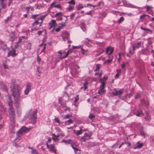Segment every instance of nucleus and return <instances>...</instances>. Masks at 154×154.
Returning <instances> with one entry per match:
<instances>
[{
    "instance_id": "1",
    "label": "nucleus",
    "mask_w": 154,
    "mask_h": 154,
    "mask_svg": "<svg viewBox=\"0 0 154 154\" xmlns=\"http://www.w3.org/2000/svg\"><path fill=\"white\" fill-rule=\"evenodd\" d=\"M10 84V88L14 97L17 113L19 115L21 113V109L19 107L20 102L21 100L20 95V91L18 88L19 86L17 83L15 79H11Z\"/></svg>"
},
{
    "instance_id": "2",
    "label": "nucleus",
    "mask_w": 154,
    "mask_h": 154,
    "mask_svg": "<svg viewBox=\"0 0 154 154\" xmlns=\"http://www.w3.org/2000/svg\"><path fill=\"white\" fill-rule=\"evenodd\" d=\"M8 105L9 106V113L10 116V118L11 120H13L15 117V112L12 105V101L11 100L10 96L8 95Z\"/></svg>"
},
{
    "instance_id": "3",
    "label": "nucleus",
    "mask_w": 154,
    "mask_h": 154,
    "mask_svg": "<svg viewBox=\"0 0 154 154\" xmlns=\"http://www.w3.org/2000/svg\"><path fill=\"white\" fill-rule=\"evenodd\" d=\"M113 51V48L111 47H108L106 50V53L109 55V59L106 60L105 61L103 62V64H105L109 63L111 62L113 59V56L110 55L112 53Z\"/></svg>"
},
{
    "instance_id": "4",
    "label": "nucleus",
    "mask_w": 154,
    "mask_h": 154,
    "mask_svg": "<svg viewBox=\"0 0 154 154\" xmlns=\"http://www.w3.org/2000/svg\"><path fill=\"white\" fill-rule=\"evenodd\" d=\"M55 128L56 130H58V132L56 135L55 134H52V138L54 141L56 142L59 140V137L60 136H63L64 134L59 128L56 127Z\"/></svg>"
},
{
    "instance_id": "5",
    "label": "nucleus",
    "mask_w": 154,
    "mask_h": 154,
    "mask_svg": "<svg viewBox=\"0 0 154 154\" xmlns=\"http://www.w3.org/2000/svg\"><path fill=\"white\" fill-rule=\"evenodd\" d=\"M29 113L30 114L29 115V117L30 119L31 120L32 123L34 124L36 122V113L37 110L35 109L33 111H32L31 110H30L29 111Z\"/></svg>"
},
{
    "instance_id": "6",
    "label": "nucleus",
    "mask_w": 154,
    "mask_h": 154,
    "mask_svg": "<svg viewBox=\"0 0 154 154\" xmlns=\"http://www.w3.org/2000/svg\"><path fill=\"white\" fill-rule=\"evenodd\" d=\"M72 50L71 49H69L67 52H66L65 51L62 52L60 51H58V53L60 54V56H59V59L56 60L57 62L59 61L60 59L66 57L69 54L72 52Z\"/></svg>"
},
{
    "instance_id": "7",
    "label": "nucleus",
    "mask_w": 154,
    "mask_h": 154,
    "mask_svg": "<svg viewBox=\"0 0 154 154\" xmlns=\"http://www.w3.org/2000/svg\"><path fill=\"white\" fill-rule=\"evenodd\" d=\"M30 128H27L25 127H23L21 128L17 132V134L18 136H20L24 132H25L29 130Z\"/></svg>"
},
{
    "instance_id": "8",
    "label": "nucleus",
    "mask_w": 154,
    "mask_h": 154,
    "mask_svg": "<svg viewBox=\"0 0 154 154\" xmlns=\"http://www.w3.org/2000/svg\"><path fill=\"white\" fill-rule=\"evenodd\" d=\"M141 42H138L137 43L135 44L133 46V50L131 51L129 50V54L130 55H132L133 54L134 52L136 49L138 48L141 44Z\"/></svg>"
},
{
    "instance_id": "9",
    "label": "nucleus",
    "mask_w": 154,
    "mask_h": 154,
    "mask_svg": "<svg viewBox=\"0 0 154 154\" xmlns=\"http://www.w3.org/2000/svg\"><path fill=\"white\" fill-rule=\"evenodd\" d=\"M68 3L69 4V5L68 8V9L69 11H71L74 8L75 2L74 0H71L70 1L68 2Z\"/></svg>"
},
{
    "instance_id": "10",
    "label": "nucleus",
    "mask_w": 154,
    "mask_h": 154,
    "mask_svg": "<svg viewBox=\"0 0 154 154\" xmlns=\"http://www.w3.org/2000/svg\"><path fill=\"white\" fill-rule=\"evenodd\" d=\"M9 40L12 42H13L17 38V36L15 33L13 32H11L9 34Z\"/></svg>"
},
{
    "instance_id": "11",
    "label": "nucleus",
    "mask_w": 154,
    "mask_h": 154,
    "mask_svg": "<svg viewBox=\"0 0 154 154\" xmlns=\"http://www.w3.org/2000/svg\"><path fill=\"white\" fill-rule=\"evenodd\" d=\"M100 88L98 91V94H99V95H102L104 94L106 91V90L104 88L105 86L100 85Z\"/></svg>"
},
{
    "instance_id": "12",
    "label": "nucleus",
    "mask_w": 154,
    "mask_h": 154,
    "mask_svg": "<svg viewBox=\"0 0 154 154\" xmlns=\"http://www.w3.org/2000/svg\"><path fill=\"white\" fill-rule=\"evenodd\" d=\"M47 147L49 150L51 152L55 153L56 149L55 148V146L54 144L49 145L47 144Z\"/></svg>"
},
{
    "instance_id": "13",
    "label": "nucleus",
    "mask_w": 154,
    "mask_h": 154,
    "mask_svg": "<svg viewBox=\"0 0 154 154\" xmlns=\"http://www.w3.org/2000/svg\"><path fill=\"white\" fill-rule=\"evenodd\" d=\"M92 134L90 133H85L84 136L82 137L81 140L83 141H85L86 140L89 138L91 135Z\"/></svg>"
},
{
    "instance_id": "14",
    "label": "nucleus",
    "mask_w": 154,
    "mask_h": 154,
    "mask_svg": "<svg viewBox=\"0 0 154 154\" xmlns=\"http://www.w3.org/2000/svg\"><path fill=\"white\" fill-rule=\"evenodd\" d=\"M49 24L50 29L53 28V30H54L56 26V21L54 20H52L51 22L49 23Z\"/></svg>"
},
{
    "instance_id": "15",
    "label": "nucleus",
    "mask_w": 154,
    "mask_h": 154,
    "mask_svg": "<svg viewBox=\"0 0 154 154\" xmlns=\"http://www.w3.org/2000/svg\"><path fill=\"white\" fill-rule=\"evenodd\" d=\"M17 55V54L16 53L15 51L13 48L11 50L9 51L8 54V57L11 56L12 57H15Z\"/></svg>"
},
{
    "instance_id": "16",
    "label": "nucleus",
    "mask_w": 154,
    "mask_h": 154,
    "mask_svg": "<svg viewBox=\"0 0 154 154\" xmlns=\"http://www.w3.org/2000/svg\"><path fill=\"white\" fill-rule=\"evenodd\" d=\"M31 88L30 85L27 84H26V88L24 90V92L25 95H28L29 94Z\"/></svg>"
},
{
    "instance_id": "17",
    "label": "nucleus",
    "mask_w": 154,
    "mask_h": 154,
    "mask_svg": "<svg viewBox=\"0 0 154 154\" xmlns=\"http://www.w3.org/2000/svg\"><path fill=\"white\" fill-rule=\"evenodd\" d=\"M81 51L84 55L87 56L89 55V52L88 50H85L82 48L81 49Z\"/></svg>"
},
{
    "instance_id": "18",
    "label": "nucleus",
    "mask_w": 154,
    "mask_h": 154,
    "mask_svg": "<svg viewBox=\"0 0 154 154\" xmlns=\"http://www.w3.org/2000/svg\"><path fill=\"white\" fill-rule=\"evenodd\" d=\"M123 91V89H121L119 91H116L115 92L112 93V94L115 96H116L118 95H121L122 94Z\"/></svg>"
},
{
    "instance_id": "19",
    "label": "nucleus",
    "mask_w": 154,
    "mask_h": 154,
    "mask_svg": "<svg viewBox=\"0 0 154 154\" xmlns=\"http://www.w3.org/2000/svg\"><path fill=\"white\" fill-rule=\"evenodd\" d=\"M47 15V14H45L41 17L38 18V20H41V23L39 25V26H42V23L43 22V21L45 17Z\"/></svg>"
},
{
    "instance_id": "20",
    "label": "nucleus",
    "mask_w": 154,
    "mask_h": 154,
    "mask_svg": "<svg viewBox=\"0 0 154 154\" xmlns=\"http://www.w3.org/2000/svg\"><path fill=\"white\" fill-rule=\"evenodd\" d=\"M31 44L30 43L26 42L24 44V48L26 49H30L31 47Z\"/></svg>"
},
{
    "instance_id": "21",
    "label": "nucleus",
    "mask_w": 154,
    "mask_h": 154,
    "mask_svg": "<svg viewBox=\"0 0 154 154\" xmlns=\"http://www.w3.org/2000/svg\"><path fill=\"white\" fill-rule=\"evenodd\" d=\"M71 146L73 149L74 150V152L76 154H82L81 150L76 148L72 145H71Z\"/></svg>"
},
{
    "instance_id": "22",
    "label": "nucleus",
    "mask_w": 154,
    "mask_h": 154,
    "mask_svg": "<svg viewBox=\"0 0 154 154\" xmlns=\"http://www.w3.org/2000/svg\"><path fill=\"white\" fill-rule=\"evenodd\" d=\"M108 77H104L103 79H101L100 81L101 83L100 85L105 86V82L108 79Z\"/></svg>"
},
{
    "instance_id": "23",
    "label": "nucleus",
    "mask_w": 154,
    "mask_h": 154,
    "mask_svg": "<svg viewBox=\"0 0 154 154\" xmlns=\"http://www.w3.org/2000/svg\"><path fill=\"white\" fill-rule=\"evenodd\" d=\"M123 5L125 6L131 8H135V6H134L131 5L130 4L128 3L127 2H124V1H123Z\"/></svg>"
},
{
    "instance_id": "24",
    "label": "nucleus",
    "mask_w": 154,
    "mask_h": 154,
    "mask_svg": "<svg viewBox=\"0 0 154 154\" xmlns=\"http://www.w3.org/2000/svg\"><path fill=\"white\" fill-rule=\"evenodd\" d=\"M88 82H85L83 84V86L81 87V88L83 89L84 90H85L88 87Z\"/></svg>"
},
{
    "instance_id": "25",
    "label": "nucleus",
    "mask_w": 154,
    "mask_h": 154,
    "mask_svg": "<svg viewBox=\"0 0 154 154\" xmlns=\"http://www.w3.org/2000/svg\"><path fill=\"white\" fill-rule=\"evenodd\" d=\"M38 20H38V19L37 20H35L33 23L32 24V26H36L37 25H39L41 23V22H39L38 21Z\"/></svg>"
},
{
    "instance_id": "26",
    "label": "nucleus",
    "mask_w": 154,
    "mask_h": 154,
    "mask_svg": "<svg viewBox=\"0 0 154 154\" xmlns=\"http://www.w3.org/2000/svg\"><path fill=\"white\" fill-rule=\"evenodd\" d=\"M137 146L135 148V149L138 148H140L142 147L143 145V143H140L139 142H138L137 143Z\"/></svg>"
},
{
    "instance_id": "27",
    "label": "nucleus",
    "mask_w": 154,
    "mask_h": 154,
    "mask_svg": "<svg viewBox=\"0 0 154 154\" xmlns=\"http://www.w3.org/2000/svg\"><path fill=\"white\" fill-rule=\"evenodd\" d=\"M72 140L71 139H68L67 140H63L62 142H64L66 144L70 143L72 142Z\"/></svg>"
},
{
    "instance_id": "28",
    "label": "nucleus",
    "mask_w": 154,
    "mask_h": 154,
    "mask_svg": "<svg viewBox=\"0 0 154 154\" xmlns=\"http://www.w3.org/2000/svg\"><path fill=\"white\" fill-rule=\"evenodd\" d=\"M84 6L82 4H79L77 7V10H79L84 8Z\"/></svg>"
},
{
    "instance_id": "29",
    "label": "nucleus",
    "mask_w": 154,
    "mask_h": 154,
    "mask_svg": "<svg viewBox=\"0 0 154 154\" xmlns=\"http://www.w3.org/2000/svg\"><path fill=\"white\" fill-rule=\"evenodd\" d=\"M54 7L59 8L60 10H62L63 9L60 5L59 4H57L56 5H54Z\"/></svg>"
},
{
    "instance_id": "30",
    "label": "nucleus",
    "mask_w": 154,
    "mask_h": 154,
    "mask_svg": "<svg viewBox=\"0 0 154 154\" xmlns=\"http://www.w3.org/2000/svg\"><path fill=\"white\" fill-rule=\"evenodd\" d=\"M124 18L123 17H121L118 20V21L119 23H120L123 21H124Z\"/></svg>"
},
{
    "instance_id": "31",
    "label": "nucleus",
    "mask_w": 154,
    "mask_h": 154,
    "mask_svg": "<svg viewBox=\"0 0 154 154\" xmlns=\"http://www.w3.org/2000/svg\"><path fill=\"white\" fill-rule=\"evenodd\" d=\"M145 8H146V10L147 11L149 10H151L153 8L152 7L149 6L148 5L145 6Z\"/></svg>"
},
{
    "instance_id": "32",
    "label": "nucleus",
    "mask_w": 154,
    "mask_h": 154,
    "mask_svg": "<svg viewBox=\"0 0 154 154\" xmlns=\"http://www.w3.org/2000/svg\"><path fill=\"white\" fill-rule=\"evenodd\" d=\"M0 6L2 7V8H5L6 5L3 3V2H0Z\"/></svg>"
},
{
    "instance_id": "33",
    "label": "nucleus",
    "mask_w": 154,
    "mask_h": 154,
    "mask_svg": "<svg viewBox=\"0 0 154 154\" xmlns=\"http://www.w3.org/2000/svg\"><path fill=\"white\" fill-rule=\"evenodd\" d=\"M83 131V129H81L79 131H78L76 133V135L78 136L80 134H81L82 133V131Z\"/></svg>"
},
{
    "instance_id": "34",
    "label": "nucleus",
    "mask_w": 154,
    "mask_h": 154,
    "mask_svg": "<svg viewBox=\"0 0 154 154\" xmlns=\"http://www.w3.org/2000/svg\"><path fill=\"white\" fill-rule=\"evenodd\" d=\"M39 15V14H32L31 16L32 18L33 19H36L38 16Z\"/></svg>"
},
{
    "instance_id": "35",
    "label": "nucleus",
    "mask_w": 154,
    "mask_h": 154,
    "mask_svg": "<svg viewBox=\"0 0 154 154\" xmlns=\"http://www.w3.org/2000/svg\"><path fill=\"white\" fill-rule=\"evenodd\" d=\"M0 110L2 112H4L5 109L3 107L2 104L0 105Z\"/></svg>"
},
{
    "instance_id": "36",
    "label": "nucleus",
    "mask_w": 154,
    "mask_h": 154,
    "mask_svg": "<svg viewBox=\"0 0 154 154\" xmlns=\"http://www.w3.org/2000/svg\"><path fill=\"white\" fill-rule=\"evenodd\" d=\"M82 45H80L79 46H72V48L73 49H75V48H82Z\"/></svg>"
},
{
    "instance_id": "37",
    "label": "nucleus",
    "mask_w": 154,
    "mask_h": 154,
    "mask_svg": "<svg viewBox=\"0 0 154 154\" xmlns=\"http://www.w3.org/2000/svg\"><path fill=\"white\" fill-rule=\"evenodd\" d=\"M136 115L137 116H140L143 115V114L141 111L139 112L136 114Z\"/></svg>"
},
{
    "instance_id": "38",
    "label": "nucleus",
    "mask_w": 154,
    "mask_h": 154,
    "mask_svg": "<svg viewBox=\"0 0 154 154\" xmlns=\"http://www.w3.org/2000/svg\"><path fill=\"white\" fill-rule=\"evenodd\" d=\"M37 71L36 72V74L38 76H40L41 74V72L39 71V68L38 67H37Z\"/></svg>"
},
{
    "instance_id": "39",
    "label": "nucleus",
    "mask_w": 154,
    "mask_h": 154,
    "mask_svg": "<svg viewBox=\"0 0 154 154\" xmlns=\"http://www.w3.org/2000/svg\"><path fill=\"white\" fill-rule=\"evenodd\" d=\"M72 123V121L71 119H69L66 122V124L67 125H69L70 124Z\"/></svg>"
},
{
    "instance_id": "40",
    "label": "nucleus",
    "mask_w": 154,
    "mask_h": 154,
    "mask_svg": "<svg viewBox=\"0 0 154 154\" xmlns=\"http://www.w3.org/2000/svg\"><path fill=\"white\" fill-rule=\"evenodd\" d=\"M104 5V2H102V1H101V2H99L98 4H97V5H96V6H97V7H98V6H100L101 5Z\"/></svg>"
},
{
    "instance_id": "41",
    "label": "nucleus",
    "mask_w": 154,
    "mask_h": 154,
    "mask_svg": "<svg viewBox=\"0 0 154 154\" xmlns=\"http://www.w3.org/2000/svg\"><path fill=\"white\" fill-rule=\"evenodd\" d=\"M63 15V14L61 12H59L57 13L56 14L55 16H62Z\"/></svg>"
},
{
    "instance_id": "42",
    "label": "nucleus",
    "mask_w": 154,
    "mask_h": 154,
    "mask_svg": "<svg viewBox=\"0 0 154 154\" xmlns=\"http://www.w3.org/2000/svg\"><path fill=\"white\" fill-rule=\"evenodd\" d=\"M30 9H32V7L30 6L26 7V9L28 13Z\"/></svg>"
},
{
    "instance_id": "43",
    "label": "nucleus",
    "mask_w": 154,
    "mask_h": 154,
    "mask_svg": "<svg viewBox=\"0 0 154 154\" xmlns=\"http://www.w3.org/2000/svg\"><path fill=\"white\" fill-rule=\"evenodd\" d=\"M100 65L99 64H97L96 65V69H95L94 71H98L100 68Z\"/></svg>"
},
{
    "instance_id": "44",
    "label": "nucleus",
    "mask_w": 154,
    "mask_h": 154,
    "mask_svg": "<svg viewBox=\"0 0 154 154\" xmlns=\"http://www.w3.org/2000/svg\"><path fill=\"white\" fill-rule=\"evenodd\" d=\"M42 46H43V48L42 49L41 51V52L44 53L45 52V45H42Z\"/></svg>"
},
{
    "instance_id": "45",
    "label": "nucleus",
    "mask_w": 154,
    "mask_h": 154,
    "mask_svg": "<svg viewBox=\"0 0 154 154\" xmlns=\"http://www.w3.org/2000/svg\"><path fill=\"white\" fill-rule=\"evenodd\" d=\"M126 63H122V64L121 66H122V69H124V68L126 66Z\"/></svg>"
},
{
    "instance_id": "46",
    "label": "nucleus",
    "mask_w": 154,
    "mask_h": 154,
    "mask_svg": "<svg viewBox=\"0 0 154 154\" xmlns=\"http://www.w3.org/2000/svg\"><path fill=\"white\" fill-rule=\"evenodd\" d=\"M71 116V115L67 114L66 115V116L65 117L64 119H67L69 118Z\"/></svg>"
},
{
    "instance_id": "47",
    "label": "nucleus",
    "mask_w": 154,
    "mask_h": 154,
    "mask_svg": "<svg viewBox=\"0 0 154 154\" xmlns=\"http://www.w3.org/2000/svg\"><path fill=\"white\" fill-rule=\"evenodd\" d=\"M54 120L55 122L58 123L59 125L60 124L58 118H55L54 119Z\"/></svg>"
},
{
    "instance_id": "48",
    "label": "nucleus",
    "mask_w": 154,
    "mask_h": 154,
    "mask_svg": "<svg viewBox=\"0 0 154 154\" xmlns=\"http://www.w3.org/2000/svg\"><path fill=\"white\" fill-rule=\"evenodd\" d=\"M56 3V2H53L51 4V7H54V5H56L55 4Z\"/></svg>"
},
{
    "instance_id": "49",
    "label": "nucleus",
    "mask_w": 154,
    "mask_h": 154,
    "mask_svg": "<svg viewBox=\"0 0 154 154\" xmlns=\"http://www.w3.org/2000/svg\"><path fill=\"white\" fill-rule=\"evenodd\" d=\"M51 140V139L50 137H49L47 141L46 142V145H47V143L48 144L49 143H50V141Z\"/></svg>"
},
{
    "instance_id": "50",
    "label": "nucleus",
    "mask_w": 154,
    "mask_h": 154,
    "mask_svg": "<svg viewBox=\"0 0 154 154\" xmlns=\"http://www.w3.org/2000/svg\"><path fill=\"white\" fill-rule=\"evenodd\" d=\"M75 16V14L74 13H72L71 15H70V19H72Z\"/></svg>"
},
{
    "instance_id": "51",
    "label": "nucleus",
    "mask_w": 154,
    "mask_h": 154,
    "mask_svg": "<svg viewBox=\"0 0 154 154\" xmlns=\"http://www.w3.org/2000/svg\"><path fill=\"white\" fill-rule=\"evenodd\" d=\"M81 28L82 30L84 31H85L86 30V28L85 27V25H82L81 26Z\"/></svg>"
},
{
    "instance_id": "52",
    "label": "nucleus",
    "mask_w": 154,
    "mask_h": 154,
    "mask_svg": "<svg viewBox=\"0 0 154 154\" xmlns=\"http://www.w3.org/2000/svg\"><path fill=\"white\" fill-rule=\"evenodd\" d=\"M62 28V27H59L55 29V31L57 32H58L60 31V30Z\"/></svg>"
},
{
    "instance_id": "53",
    "label": "nucleus",
    "mask_w": 154,
    "mask_h": 154,
    "mask_svg": "<svg viewBox=\"0 0 154 154\" xmlns=\"http://www.w3.org/2000/svg\"><path fill=\"white\" fill-rule=\"evenodd\" d=\"M79 99V97L78 95H77L75 98V102H76Z\"/></svg>"
},
{
    "instance_id": "54",
    "label": "nucleus",
    "mask_w": 154,
    "mask_h": 154,
    "mask_svg": "<svg viewBox=\"0 0 154 154\" xmlns=\"http://www.w3.org/2000/svg\"><path fill=\"white\" fill-rule=\"evenodd\" d=\"M95 75H98L99 77H100L102 75V73H99L96 72L95 74Z\"/></svg>"
},
{
    "instance_id": "55",
    "label": "nucleus",
    "mask_w": 154,
    "mask_h": 154,
    "mask_svg": "<svg viewBox=\"0 0 154 154\" xmlns=\"http://www.w3.org/2000/svg\"><path fill=\"white\" fill-rule=\"evenodd\" d=\"M94 115L91 114H90L89 116V117L91 119H92L93 118H94Z\"/></svg>"
},
{
    "instance_id": "56",
    "label": "nucleus",
    "mask_w": 154,
    "mask_h": 154,
    "mask_svg": "<svg viewBox=\"0 0 154 154\" xmlns=\"http://www.w3.org/2000/svg\"><path fill=\"white\" fill-rule=\"evenodd\" d=\"M117 72V73H118L120 75V73L121 72V70L120 69H117L116 70Z\"/></svg>"
},
{
    "instance_id": "57",
    "label": "nucleus",
    "mask_w": 154,
    "mask_h": 154,
    "mask_svg": "<svg viewBox=\"0 0 154 154\" xmlns=\"http://www.w3.org/2000/svg\"><path fill=\"white\" fill-rule=\"evenodd\" d=\"M57 19L58 20H62V16H57Z\"/></svg>"
},
{
    "instance_id": "58",
    "label": "nucleus",
    "mask_w": 154,
    "mask_h": 154,
    "mask_svg": "<svg viewBox=\"0 0 154 154\" xmlns=\"http://www.w3.org/2000/svg\"><path fill=\"white\" fill-rule=\"evenodd\" d=\"M140 134L142 136H143L144 137H145V133L143 131H140Z\"/></svg>"
},
{
    "instance_id": "59",
    "label": "nucleus",
    "mask_w": 154,
    "mask_h": 154,
    "mask_svg": "<svg viewBox=\"0 0 154 154\" xmlns=\"http://www.w3.org/2000/svg\"><path fill=\"white\" fill-rule=\"evenodd\" d=\"M148 16V15H146L145 14H143L142 15H141L140 16V18H143L144 17H145L146 16Z\"/></svg>"
},
{
    "instance_id": "60",
    "label": "nucleus",
    "mask_w": 154,
    "mask_h": 154,
    "mask_svg": "<svg viewBox=\"0 0 154 154\" xmlns=\"http://www.w3.org/2000/svg\"><path fill=\"white\" fill-rule=\"evenodd\" d=\"M140 29H142V30H146V31H149V29H145V28H143L142 27H140Z\"/></svg>"
},
{
    "instance_id": "61",
    "label": "nucleus",
    "mask_w": 154,
    "mask_h": 154,
    "mask_svg": "<svg viewBox=\"0 0 154 154\" xmlns=\"http://www.w3.org/2000/svg\"><path fill=\"white\" fill-rule=\"evenodd\" d=\"M120 75L118 74V73H117V74H116V75L115 76V78L116 79Z\"/></svg>"
},
{
    "instance_id": "62",
    "label": "nucleus",
    "mask_w": 154,
    "mask_h": 154,
    "mask_svg": "<svg viewBox=\"0 0 154 154\" xmlns=\"http://www.w3.org/2000/svg\"><path fill=\"white\" fill-rule=\"evenodd\" d=\"M18 43L17 42L16 44V45L14 46V47L15 48H17L18 46Z\"/></svg>"
},
{
    "instance_id": "63",
    "label": "nucleus",
    "mask_w": 154,
    "mask_h": 154,
    "mask_svg": "<svg viewBox=\"0 0 154 154\" xmlns=\"http://www.w3.org/2000/svg\"><path fill=\"white\" fill-rule=\"evenodd\" d=\"M65 22H63V23H62V24H61V25H62V28L63 27V26H65Z\"/></svg>"
},
{
    "instance_id": "64",
    "label": "nucleus",
    "mask_w": 154,
    "mask_h": 154,
    "mask_svg": "<svg viewBox=\"0 0 154 154\" xmlns=\"http://www.w3.org/2000/svg\"><path fill=\"white\" fill-rule=\"evenodd\" d=\"M12 3V0H9V3H8V5L9 6L11 3Z\"/></svg>"
}]
</instances>
